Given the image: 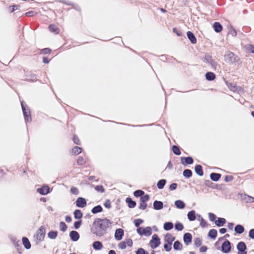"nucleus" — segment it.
<instances>
[{
    "label": "nucleus",
    "instance_id": "09e8293b",
    "mask_svg": "<svg viewBox=\"0 0 254 254\" xmlns=\"http://www.w3.org/2000/svg\"><path fill=\"white\" fill-rule=\"evenodd\" d=\"M19 7V6L18 5H13L8 7V10L9 12L11 13L18 9Z\"/></svg>",
    "mask_w": 254,
    "mask_h": 254
},
{
    "label": "nucleus",
    "instance_id": "e2e57ef3",
    "mask_svg": "<svg viewBox=\"0 0 254 254\" xmlns=\"http://www.w3.org/2000/svg\"><path fill=\"white\" fill-rule=\"evenodd\" d=\"M125 242V243L126 244V246H128L129 247H132L133 242H132V240L131 239H126Z\"/></svg>",
    "mask_w": 254,
    "mask_h": 254
},
{
    "label": "nucleus",
    "instance_id": "a18cd8bd",
    "mask_svg": "<svg viewBox=\"0 0 254 254\" xmlns=\"http://www.w3.org/2000/svg\"><path fill=\"white\" fill-rule=\"evenodd\" d=\"M149 199L150 196L148 194H144L140 198V201H144L145 202H146L149 200Z\"/></svg>",
    "mask_w": 254,
    "mask_h": 254
},
{
    "label": "nucleus",
    "instance_id": "f03ea898",
    "mask_svg": "<svg viewBox=\"0 0 254 254\" xmlns=\"http://www.w3.org/2000/svg\"><path fill=\"white\" fill-rule=\"evenodd\" d=\"M225 61L229 64H235L239 62L240 59L233 53L228 51L224 55Z\"/></svg>",
    "mask_w": 254,
    "mask_h": 254
},
{
    "label": "nucleus",
    "instance_id": "c03bdc74",
    "mask_svg": "<svg viewBox=\"0 0 254 254\" xmlns=\"http://www.w3.org/2000/svg\"><path fill=\"white\" fill-rule=\"evenodd\" d=\"M94 189L97 191H98L102 193L105 191V189L102 185L96 186L94 187Z\"/></svg>",
    "mask_w": 254,
    "mask_h": 254
},
{
    "label": "nucleus",
    "instance_id": "e433bc0d",
    "mask_svg": "<svg viewBox=\"0 0 254 254\" xmlns=\"http://www.w3.org/2000/svg\"><path fill=\"white\" fill-rule=\"evenodd\" d=\"M82 151V149L80 147L75 146L74 147L72 150V153L73 155H77L80 153Z\"/></svg>",
    "mask_w": 254,
    "mask_h": 254
},
{
    "label": "nucleus",
    "instance_id": "680f3d73",
    "mask_svg": "<svg viewBox=\"0 0 254 254\" xmlns=\"http://www.w3.org/2000/svg\"><path fill=\"white\" fill-rule=\"evenodd\" d=\"M229 34L231 35L232 36L235 37L237 35V32L235 29L231 27L229 30Z\"/></svg>",
    "mask_w": 254,
    "mask_h": 254
},
{
    "label": "nucleus",
    "instance_id": "423d86ee",
    "mask_svg": "<svg viewBox=\"0 0 254 254\" xmlns=\"http://www.w3.org/2000/svg\"><path fill=\"white\" fill-rule=\"evenodd\" d=\"M231 250V243L228 240H226L222 245L221 251L224 253H229Z\"/></svg>",
    "mask_w": 254,
    "mask_h": 254
},
{
    "label": "nucleus",
    "instance_id": "ea45409f",
    "mask_svg": "<svg viewBox=\"0 0 254 254\" xmlns=\"http://www.w3.org/2000/svg\"><path fill=\"white\" fill-rule=\"evenodd\" d=\"M58 232L57 231H52L48 233V237L52 239H55L57 237Z\"/></svg>",
    "mask_w": 254,
    "mask_h": 254
},
{
    "label": "nucleus",
    "instance_id": "4c0bfd02",
    "mask_svg": "<svg viewBox=\"0 0 254 254\" xmlns=\"http://www.w3.org/2000/svg\"><path fill=\"white\" fill-rule=\"evenodd\" d=\"M172 151H173V153L177 155H179L181 153V152L180 151L179 147L176 145L173 146Z\"/></svg>",
    "mask_w": 254,
    "mask_h": 254
},
{
    "label": "nucleus",
    "instance_id": "6e6552de",
    "mask_svg": "<svg viewBox=\"0 0 254 254\" xmlns=\"http://www.w3.org/2000/svg\"><path fill=\"white\" fill-rule=\"evenodd\" d=\"M124 235V231L121 228L117 229L115 231V238L117 241H120L123 239Z\"/></svg>",
    "mask_w": 254,
    "mask_h": 254
},
{
    "label": "nucleus",
    "instance_id": "7ed1b4c3",
    "mask_svg": "<svg viewBox=\"0 0 254 254\" xmlns=\"http://www.w3.org/2000/svg\"><path fill=\"white\" fill-rule=\"evenodd\" d=\"M21 105L25 122H27L31 121V114L29 108L28 107L26 108L24 106V102L23 101L21 102Z\"/></svg>",
    "mask_w": 254,
    "mask_h": 254
},
{
    "label": "nucleus",
    "instance_id": "aec40b11",
    "mask_svg": "<svg viewBox=\"0 0 254 254\" xmlns=\"http://www.w3.org/2000/svg\"><path fill=\"white\" fill-rule=\"evenodd\" d=\"M142 235H144L145 236H149L152 234V229L150 227H146L145 228H143L142 229Z\"/></svg>",
    "mask_w": 254,
    "mask_h": 254
},
{
    "label": "nucleus",
    "instance_id": "cd10ccee",
    "mask_svg": "<svg viewBox=\"0 0 254 254\" xmlns=\"http://www.w3.org/2000/svg\"><path fill=\"white\" fill-rule=\"evenodd\" d=\"M175 205L176 207L179 209H183L185 207V203L181 200H176L175 202Z\"/></svg>",
    "mask_w": 254,
    "mask_h": 254
},
{
    "label": "nucleus",
    "instance_id": "c9c22d12",
    "mask_svg": "<svg viewBox=\"0 0 254 254\" xmlns=\"http://www.w3.org/2000/svg\"><path fill=\"white\" fill-rule=\"evenodd\" d=\"M192 172L190 169H185L183 171V176L186 178H190L192 176Z\"/></svg>",
    "mask_w": 254,
    "mask_h": 254
},
{
    "label": "nucleus",
    "instance_id": "49530a36",
    "mask_svg": "<svg viewBox=\"0 0 254 254\" xmlns=\"http://www.w3.org/2000/svg\"><path fill=\"white\" fill-rule=\"evenodd\" d=\"M143 222V220L141 219H137L134 220V224L136 227H139V225Z\"/></svg>",
    "mask_w": 254,
    "mask_h": 254
},
{
    "label": "nucleus",
    "instance_id": "f257e3e1",
    "mask_svg": "<svg viewBox=\"0 0 254 254\" xmlns=\"http://www.w3.org/2000/svg\"><path fill=\"white\" fill-rule=\"evenodd\" d=\"M112 222L107 218H96L93 222L91 228V232L94 235L101 237L107 233Z\"/></svg>",
    "mask_w": 254,
    "mask_h": 254
},
{
    "label": "nucleus",
    "instance_id": "603ef678",
    "mask_svg": "<svg viewBox=\"0 0 254 254\" xmlns=\"http://www.w3.org/2000/svg\"><path fill=\"white\" fill-rule=\"evenodd\" d=\"M85 162L84 161V159L82 157L79 156L77 160V163L78 164V165H82L85 163Z\"/></svg>",
    "mask_w": 254,
    "mask_h": 254
},
{
    "label": "nucleus",
    "instance_id": "79ce46f5",
    "mask_svg": "<svg viewBox=\"0 0 254 254\" xmlns=\"http://www.w3.org/2000/svg\"><path fill=\"white\" fill-rule=\"evenodd\" d=\"M175 228L176 230L181 231L183 230L184 227L182 223L177 222L175 225Z\"/></svg>",
    "mask_w": 254,
    "mask_h": 254
},
{
    "label": "nucleus",
    "instance_id": "473e14b6",
    "mask_svg": "<svg viewBox=\"0 0 254 254\" xmlns=\"http://www.w3.org/2000/svg\"><path fill=\"white\" fill-rule=\"evenodd\" d=\"M217 235V231L215 229H211L208 233V236L213 239L216 238Z\"/></svg>",
    "mask_w": 254,
    "mask_h": 254
},
{
    "label": "nucleus",
    "instance_id": "8fccbe9b",
    "mask_svg": "<svg viewBox=\"0 0 254 254\" xmlns=\"http://www.w3.org/2000/svg\"><path fill=\"white\" fill-rule=\"evenodd\" d=\"M212 60V56L209 55H206L204 58V59L203 60V62L209 64L210 61H211Z\"/></svg>",
    "mask_w": 254,
    "mask_h": 254
},
{
    "label": "nucleus",
    "instance_id": "6e6d98bb",
    "mask_svg": "<svg viewBox=\"0 0 254 254\" xmlns=\"http://www.w3.org/2000/svg\"><path fill=\"white\" fill-rule=\"evenodd\" d=\"M26 76L29 77L27 79V80L34 81L36 79V75L34 73L31 74L29 76L27 75Z\"/></svg>",
    "mask_w": 254,
    "mask_h": 254
},
{
    "label": "nucleus",
    "instance_id": "864d4df0",
    "mask_svg": "<svg viewBox=\"0 0 254 254\" xmlns=\"http://www.w3.org/2000/svg\"><path fill=\"white\" fill-rule=\"evenodd\" d=\"M209 64L211 65L212 68L214 69H216L217 66V63L214 60H212L209 63Z\"/></svg>",
    "mask_w": 254,
    "mask_h": 254
},
{
    "label": "nucleus",
    "instance_id": "2f4dec72",
    "mask_svg": "<svg viewBox=\"0 0 254 254\" xmlns=\"http://www.w3.org/2000/svg\"><path fill=\"white\" fill-rule=\"evenodd\" d=\"M182 244L179 241H176L174 243L173 248L175 250H181L182 249Z\"/></svg>",
    "mask_w": 254,
    "mask_h": 254
},
{
    "label": "nucleus",
    "instance_id": "c756f323",
    "mask_svg": "<svg viewBox=\"0 0 254 254\" xmlns=\"http://www.w3.org/2000/svg\"><path fill=\"white\" fill-rule=\"evenodd\" d=\"M49 29L51 32L55 33L56 34H58L60 31L59 28L53 24H50L49 25Z\"/></svg>",
    "mask_w": 254,
    "mask_h": 254
},
{
    "label": "nucleus",
    "instance_id": "20e7f679",
    "mask_svg": "<svg viewBox=\"0 0 254 254\" xmlns=\"http://www.w3.org/2000/svg\"><path fill=\"white\" fill-rule=\"evenodd\" d=\"M150 247L152 249H155L158 247L160 244V240L158 236L156 234H154L152 236V239L150 241Z\"/></svg>",
    "mask_w": 254,
    "mask_h": 254
},
{
    "label": "nucleus",
    "instance_id": "dca6fc26",
    "mask_svg": "<svg viewBox=\"0 0 254 254\" xmlns=\"http://www.w3.org/2000/svg\"><path fill=\"white\" fill-rule=\"evenodd\" d=\"M126 202L127 203L128 207L130 208H134L136 204L135 201L132 200L130 197H127L126 199Z\"/></svg>",
    "mask_w": 254,
    "mask_h": 254
},
{
    "label": "nucleus",
    "instance_id": "0e129e2a",
    "mask_svg": "<svg viewBox=\"0 0 254 254\" xmlns=\"http://www.w3.org/2000/svg\"><path fill=\"white\" fill-rule=\"evenodd\" d=\"M200 226L201 227H205L206 226V225H207V222H206V221L203 219V218H201L200 219Z\"/></svg>",
    "mask_w": 254,
    "mask_h": 254
},
{
    "label": "nucleus",
    "instance_id": "f8f14e48",
    "mask_svg": "<svg viewBox=\"0 0 254 254\" xmlns=\"http://www.w3.org/2000/svg\"><path fill=\"white\" fill-rule=\"evenodd\" d=\"M153 208L156 210H159L163 208V203L161 201L155 200L153 202Z\"/></svg>",
    "mask_w": 254,
    "mask_h": 254
},
{
    "label": "nucleus",
    "instance_id": "bb28decb",
    "mask_svg": "<svg viewBox=\"0 0 254 254\" xmlns=\"http://www.w3.org/2000/svg\"><path fill=\"white\" fill-rule=\"evenodd\" d=\"M245 229L244 227L241 225H237L235 227V231L239 234L243 233Z\"/></svg>",
    "mask_w": 254,
    "mask_h": 254
},
{
    "label": "nucleus",
    "instance_id": "c85d7f7f",
    "mask_svg": "<svg viewBox=\"0 0 254 254\" xmlns=\"http://www.w3.org/2000/svg\"><path fill=\"white\" fill-rule=\"evenodd\" d=\"M173 226L174 225L172 222H167L164 224L163 228L165 230L169 231L173 229Z\"/></svg>",
    "mask_w": 254,
    "mask_h": 254
},
{
    "label": "nucleus",
    "instance_id": "412c9836",
    "mask_svg": "<svg viewBox=\"0 0 254 254\" xmlns=\"http://www.w3.org/2000/svg\"><path fill=\"white\" fill-rule=\"evenodd\" d=\"M195 172L200 176L203 175L202 166L200 165H196L194 168Z\"/></svg>",
    "mask_w": 254,
    "mask_h": 254
},
{
    "label": "nucleus",
    "instance_id": "393cba45",
    "mask_svg": "<svg viewBox=\"0 0 254 254\" xmlns=\"http://www.w3.org/2000/svg\"><path fill=\"white\" fill-rule=\"evenodd\" d=\"M225 219L223 218H218V219L215 221V224L218 227H221L224 225L226 223Z\"/></svg>",
    "mask_w": 254,
    "mask_h": 254
},
{
    "label": "nucleus",
    "instance_id": "f3484780",
    "mask_svg": "<svg viewBox=\"0 0 254 254\" xmlns=\"http://www.w3.org/2000/svg\"><path fill=\"white\" fill-rule=\"evenodd\" d=\"M92 247L95 250H100L103 248V245L100 241H95L92 244Z\"/></svg>",
    "mask_w": 254,
    "mask_h": 254
},
{
    "label": "nucleus",
    "instance_id": "9d476101",
    "mask_svg": "<svg viewBox=\"0 0 254 254\" xmlns=\"http://www.w3.org/2000/svg\"><path fill=\"white\" fill-rule=\"evenodd\" d=\"M69 237L72 241L76 242L79 240L80 236L77 231H71L69 233Z\"/></svg>",
    "mask_w": 254,
    "mask_h": 254
},
{
    "label": "nucleus",
    "instance_id": "ddd939ff",
    "mask_svg": "<svg viewBox=\"0 0 254 254\" xmlns=\"http://www.w3.org/2000/svg\"><path fill=\"white\" fill-rule=\"evenodd\" d=\"M38 192L42 195H46L50 192V188L47 186H43L38 189Z\"/></svg>",
    "mask_w": 254,
    "mask_h": 254
},
{
    "label": "nucleus",
    "instance_id": "4d7b16f0",
    "mask_svg": "<svg viewBox=\"0 0 254 254\" xmlns=\"http://www.w3.org/2000/svg\"><path fill=\"white\" fill-rule=\"evenodd\" d=\"M171 245L172 244H169L167 243L164 245V248L167 252H169L172 249Z\"/></svg>",
    "mask_w": 254,
    "mask_h": 254
},
{
    "label": "nucleus",
    "instance_id": "338daca9",
    "mask_svg": "<svg viewBox=\"0 0 254 254\" xmlns=\"http://www.w3.org/2000/svg\"><path fill=\"white\" fill-rule=\"evenodd\" d=\"M73 142L75 144H76L77 145H79L80 144V140H79V139L77 136V135H74L73 136Z\"/></svg>",
    "mask_w": 254,
    "mask_h": 254
},
{
    "label": "nucleus",
    "instance_id": "4468645a",
    "mask_svg": "<svg viewBox=\"0 0 254 254\" xmlns=\"http://www.w3.org/2000/svg\"><path fill=\"white\" fill-rule=\"evenodd\" d=\"M187 35L192 44H195L196 43V38L192 32L188 31L187 32Z\"/></svg>",
    "mask_w": 254,
    "mask_h": 254
},
{
    "label": "nucleus",
    "instance_id": "4be33fe9",
    "mask_svg": "<svg viewBox=\"0 0 254 254\" xmlns=\"http://www.w3.org/2000/svg\"><path fill=\"white\" fill-rule=\"evenodd\" d=\"M221 174L215 173H212L210 175V179L214 182L218 181L221 178Z\"/></svg>",
    "mask_w": 254,
    "mask_h": 254
},
{
    "label": "nucleus",
    "instance_id": "69168bd1",
    "mask_svg": "<svg viewBox=\"0 0 254 254\" xmlns=\"http://www.w3.org/2000/svg\"><path fill=\"white\" fill-rule=\"evenodd\" d=\"M70 192L72 193L73 194H78V190L75 187H72L70 189Z\"/></svg>",
    "mask_w": 254,
    "mask_h": 254
},
{
    "label": "nucleus",
    "instance_id": "3c124183",
    "mask_svg": "<svg viewBox=\"0 0 254 254\" xmlns=\"http://www.w3.org/2000/svg\"><path fill=\"white\" fill-rule=\"evenodd\" d=\"M147 205L146 202L144 201H140L138 208L140 209L144 210L147 207Z\"/></svg>",
    "mask_w": 254,
    "mask_h": 254
},
{
    "label": "nucleus",
    "instance_id": "5fc2aeb1",
    "mask_svg": "<svg viewBox=\"0 0 254 254\" xmlns=\"http://www.w3.org/2000/svg\"><path fill=\"white\" fill-rule=\"evenodd\" d=\"M82 223V221L81 220L77 221L74 223V227L75 229H78L80 227V226Z\"/></svg>",
    "mask_w": 254,
    "mask_h": 254
},
{
    "label": "nucleus",
    "instance_id": "774afa93",
    "mask_svg": "<svg viewBox=\"0 0 254 254\" xmlns=\"http://www.w3.org/2000/svg\"><path fill=\"white\" fill-rule=\"evenodd\" d=\"M249 236L253 239H254V229H251L249 233Z\"/></svg>",
    "mask_w": 254,
    "mask_h": 254
},
{
    "label": "nucleus",
    "instance_id": "f704fd0d",
    "mask_svg": "<svg viewBox=\"0 0 254 254\" xmlns=\"http://www.w3.org/2000/svg\"><path fill=\"white\" fill-rule=\"evenodd\" d=\"M182 163H183V160H184L185 162L187 164H192L193 162V160L191 157H182Z\"/></svg>",
    "mask_w": 254,
    "mask_h": 254
},
{
    "label": "nucleus",
    "instance_id": "13d9d810",
    "mask_svg": "<svg viewBox=\"0 0 254 254\" xmlns=\"http://www.w3.org/2000/svg\"><path fill=\"white\" fill-rule=\"evenodd\" d=\"M118 247L122 250L125 249L127 247L125 241H122L119 244Z\"/></svg>",
    "mask_w": 254,
    "mask_h": 254
},
{
    "label": "nucleus",
    "instance_id": "5701e85b",
    "mask_svg": "<svg viewBox=\"0 0 254 254\" xmlns=\"http://www.w3.org/2000/svg\"><path fill=\"white\" fill-rule=\"evenodd\" d=\"M22 243L25 249L28 250L31 248V244L29 240L26 237L22 238Z\"/></svg>",
    "mask_w": 254,
    "mask_h": 254
},
{
    "label": "nucleus",
    "instance_id": "de8ad7c7",
    "mask_svg": "<svg viewBox=\"0 0 254 254\" xmlns=\"http://www.w3.org/2000/svg\"><path fill=\"white\" fill-rule=\"evenodd\" d=\"M194 245L196 247H198L201 246L202 244L201 240L199 238H196L194 240Z\"/></svg>",
    "mask_w": 254,
    "mask_h": 254
},
{
    "label": "nucleus",
    "instance_id": "a211bd4d",
    "mask_svg": "<svg viewBox=\"0 0 254 254\" xmlns=\"http://www.w3.org/2000/svg\"><path fill=\"white\" fill-rule=\"evenodd\" d=\"M187 216L190 221H192L195 220L196 219L195 211L194 210L189 211L187 214Z\"/></svg>",
    "mask_w": 254,
    "mask_h": 254
},
{
    "label": "nucleus",
    "instance_id": "37998d69",
    "mask_svg": "<svg viewBox=\"0 0 254 254\" xmlns=\"http://www.w3.org/2000/svg\"><path fill=\"white\" fill-rule=\"evenodd\" d=\"M60 230L63 232H65L67 228V227L65 223L64 222H61L60 223Z\"/></svg>",
    "mask_w": 254,
    "mask_h": 254
},
{
    "label": "nucleus",
    "instance_id": "a878e982",
    "mask_svg": "<svg viewBox=\"0 0 254 254\" xmlns=\"http://www.w3.org/2000/svg\"><path fill=\"white\" fill-rule=\"evenodd\" d=\"M73 215L75 219H80L82 217L83 214L80 210L76 209L73 212Z\"/></svg>",
    "mask_w": 254,
    "mask_h": 254
},
{
    "label": "nucleus",
    "instance_id": "a19ab883",
    "mask_svg": "<svg viewBox=\"0 0 254 254\" xmlns=\"http://www.w3.org/2000/svg\"><path fill=\"white\" fill-rule=\"evenodd\" d=\"M144 193H145L144 191L142 190H136L134 191L133 192V194L135 197H140L142 195H143L144 194Z\"/></svg>",
    "mask_w": 254,
    "mask_h": 254
},
{
    "label": "nucleus",
    "instance_id": "2eb2a0df",
    "mask_svg": "<svg viewBox=\"0 0 254 254\" xmlns=\"http://www.w3.org/2000/svg\"><path fill=\"white\" fill-rule=\"evenodd\" d=\"M175 240V237L169 233L166 234L164 237L165 242L169 244H172Z\"/></svg>",
    "mask_w": 254,
    "mask_h": 254
},
{
    "label": "nucleus",
    "instance_id": "72a5a7b5",
    "mask_svg": "<svg viewBox=\"0 0 254 254\" xmlns=\"http://www.w3.org/2000/svg\"><path fill=\"white\" fill-rule=\"evenodd\" d=\"M166 183V181L165 179H162L159 180L157 184V188L160 190L162 189L164 187Z\"/></svg>",
    "mask_w": 254,
    "mask_h": 254
},
{
    "label": "nucleus",
    "instance_id": "0eeeda50",
    "mask_svg": "<svg viewBox=\"0 0 254 254\" xmlns=\"http://www.w3.org/2000/svg\"><path fill=\"white\" fill-rule=\"evenodd\" d=\"M45 228L44 226H41L40 228L38 229L37 234H36V237L38 240L39 241L42 240L45 237Z\"/></svg>",
    "mask_w": 254,
    "mask_h": 254
},
{
    "label": "nucleus",
    "instance_id": "b1692460",
    "mask_svg": "<svg viewBox=\"0 0 254 254\" xmlns=\"http://www.w3.org/2000/svg\"><path fill=\"white\" fill-rule=\"evenodd\" d=\"M205 78L207 80L213 81L215 78V75L212 72H207L205 74Z\"/></svg>",
    "mask_w": 254,
    "mask_h": 254
},
{
    "label": "nucleus",
    "instance_id": "7c9ffc66",
    "mask_svg": "<svg viewBox=\"0 0 254 254\" xmlns=\"http://www.w3.org/2000/svg\"><path fill=\"white\" fill-rule=\"evenodd\" d=\"M103 211V208L101 205H97L94 207L92 210L91 212L93 214H96L99 212H101Z\"/></svg>",
    "mask_w": 254,
    "mask_h": 254
},
{
    "label": "nucleus",
    "instance_id": "bf43d9fd",
    "mask_svg": "<svg viewBox=\"0 0 254 254\" xmlns=\"http://www.w3.org/2000/svg\"><path fill=\"white\" fill-rule=\"evenodd\" d=\"M136 254H148V253L146 252L143 249L139 248L136 252Z\"/></svg>",
    "mask_w": 254,
    "mask_h": 254
},
{
    "label": "nucleus",
    "instance_id": "1a4fd4ad",
    "mask_svg": "<svg viewBox=\"0 0 254 254\" xmlns=\"http://www.w3.org/2000/svg\"><path fill=\"white\" fill-rule=\"evenodd\" d=\"M86 204V200L84 198L79 197L76 200V205L78 207L83 208Z\"/></svg>",
    "mask_w": 254,
    "mask_h": 254
},
{
    "label": "nucleus",
    "instance_id": "6ab92c4d",
    "mask_svg": "<svg viewBox=\"0 0 254 254\" xmlns=\"http://www.w3.org/2000/svg\"><path fill=\"white\" fill-rule=\"evenodd\" d=\"M213 27L215 31L217 33H219L222 30V26L218 22H215Z\"/></svg>",
    "mask_w": 254,
    "mask_h": 254
},
{
    "label": "nucleus",
    "instance_id": "39448f33",
    "mask_svg": "<svg viewBox=\"0 0 254 254\" xmlns=\"http://www.w3.org/2000/svg\"><path fill=\"white\" fill-rule=\"evenodd\" d=\"M237 249L239 251L238 254H247L246 252L247 246L243 242L238 243L237 245Z\"/></svg>",
    "mask_w": 254,
    "mask_h": 254
},
{
    "label": "nucleus",
    "instance_id": "9b49d317",
    "mask_svg": "<svg viewBox=\"0 0 254 254\" xmlns=\"http://www.w3.org/2000/svg\"><path fill=\"white\" fill-rule=\"evenodd\" d=\"M183 239L185 244L186 245H188L191 242L192 236L190 233H186L184 235Z\"/></svg>",
    "mask_w": 254,
    "mask_h": 254
},
{
    "label": "nucleus",
    "instance_id": "052dcab7",
    "mask_svg": "<svg viewBox=\"0 0 254 254\" xmlns=\"http://www.w3.org/2000/svg\"><path fill=\"white\" fill-rule=\"evenodd\" d=\"M208 217H209V220L212 222L215 221V220L216 218V216H215V215L212 213H208Z\"/></svg>",
    "mask_w": 254,
    "mask_h": 254
},
{
    "label": "nucleus",
    "instance_id": "58836bf2",
    "mask_svg": "<svg viewBox=\"0 0 254 254\" xmlns=\"http://www.w3.org/2000/svg\"><path fill=\"white\" fill-rule=\"evenodd\" d=\"M225 82L228 88L231 90L235 91L237 89V87L235 84L232 83L228 82L227 81H226Z\"/></svg>",
    "mask_w": 254,
    "mask_h": 254
}]
</instances>
